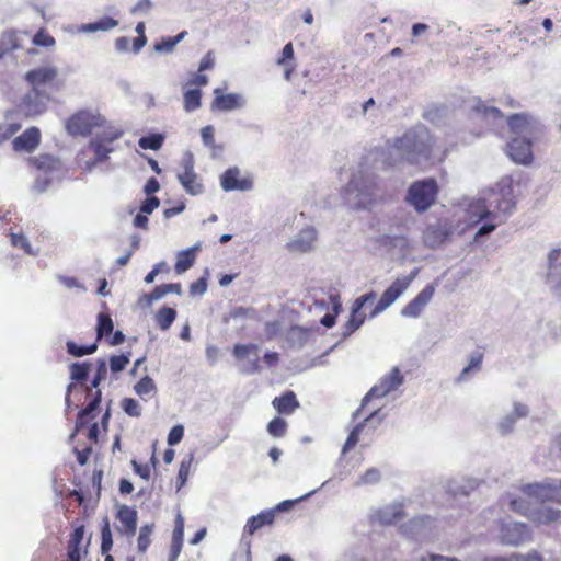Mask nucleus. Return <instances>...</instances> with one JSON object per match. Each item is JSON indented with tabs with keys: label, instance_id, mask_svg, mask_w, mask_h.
<instances>
[{
	"label": "nucleus",
	"instance_id": "obj_32",
	"mask_svg": "<svg viewBox=\"0 0 561 561\" xmlns=\"http://www.w3.org/2000/svg\"><path fill=\"white\" fill-rule=\"evenodd\" d=\"M471 108L477 116L482 117L486 122H495L496 119L503 117L501 111L497 107L488 106L480 99L473 100Z\"/></svg>",
	"mask_w": 561,
	"mask_h": 561
},
{
	"label": "nucleus",
	"instance_id": "obj_54",
	"mask_svg": "<svg viewBox=\"0 0 561 561\" xmlns=\"http://www.w3.org/2000/svg\"><path fill=\"white\" fill-rule=\"evenodd\" d=\"M194 459V454L191 453L181 461L178 480H179V489L182 488L188 477L190 468Z\"/></svg>",
	"mask_w": 561,
	"mask_h": 561
},
{
	"label": "nucleus",
	"instance_id": "obj_52",
	"mask_svg": "<svg viewBox=\"0 0 561 561\" xmlns=\"http://www.w3.org/2000/svg\"><path fill=\"white\" fill-rule=\"evenodd\" d=\"M287 430V423L282 417L273 419L267 425V432L274 437H283Z\"/></svg>",
	"mask_w": 561,
	"mask_h": 561
},
{
	"label": "nucleus",
	"instance_id": "obj_34",
	"mask_svg": "<svg viewBox=\"0 0 561 561\" xmlns=\"http://www.w3.org/2000/svg\"><path fill=\"white\" fill-rule=\"evenodd\" d=\"M178 180L190 195H199L204 192V185L199 181L196 173L193 174H178Z\"/></svg>",
	"mask_w": 561,
	"mask_h": 561
},
{
	"label": "nucleus",
	"instance_id": "obj_1",
	"mask_svg": "<svg viewBox=\"0 0 561 561\" xmlns=\"http://www.w3.org/2000/svg\"><path fill=\"white\" fill-rule=\"evenodd\" d=\"M515 204L511 176L502 178L494 186L480 192L468 203L466 209L471 218H476V224L485 220L473 232L474 243L484 242L485 237L513 213Z\"/></svg>",
	"mask_w": 561,
	"mask_h": 561
},
{
	"label": "nucleus",
	"instance_id": "obj_39",
	"mask_svg": "<svg viewBox=\"0 0 561 561\" xmlns=\"http://www.w3.org/2000/svg\"><path fill=\"white\" fill-rule=\"evenodd\" d=\"M91 370L90 362L72 363L69 366L70 379L76 382H84Z\"/></svg>",
	"mask_w": 561,
	"mask_h": 561
},
{
	"label": "nucleus",
	"instance_id": "obj_55",
	"mask_svg": "<svg viewBox=\"0 0 561 561\" xmlns=\"http://www.w3.org/2000/svg\"><path fill=\"white\" fill-rule=\"evenodd\" d=\"M122 408L129 416L138 417L141 414V407L139 402L133 398L123 399Z\"/></svg>",
	"mask_w": 561,
	"mask_h": 561
},
{
	"label": "nucleus",
	"instance_id": "obj_30",
	"mask_svg": "<svg viewBox=\"0 0 561 561\" xmlns=\"http://www.w3.org/2000/svg\"><path fill=\"white\" fill-rule=\"evenodd\" d=\"M118 25V21L111 18L104 16L95 22L81 24L80 26H76L77 33H94V32H107L115 28Z\"/></svg>",
	"mask_w": 561,
	"mask_h": 561
},
{
	"label": "nucleus",
	"instance_id": "obj_17",
	"mask_svg": "<svg viewBox=\"0 0 561 561\" xmlns=\"http://www.w3.org/2000/svg\"><path fill=\"white\" fill-rule=\"evenodd\" d=\"M233 355L239 360H245L241 366L244 374H255L260 371L259 346L256 344H236Z\"/></svg>",
	"mask_w": 561,
	"mask_h": 561
},
{
	"label": "nucleus",
	"instance_id": "obj_48",
	"mask_svg": "<svg viewBox=\"0 0 561 561\" xmlns=\"http://www.w3.org/2000/svg\"><path fill=\"white\" fill-rule=\"evenodd\" d=\"M366 319V316L362 312H355L352 310L351 317L345 324V331L343 332V337L350 336L353 332H355L357 329L360 328V325L364 323Z\"/></svg>",
	"mask_w": 561,
	"mask_h": 561
},
{
	"label": "nucleus",
	"instance_id": "obj_13",
	"mask_svg": "<svg viewBox=\"0 0 561 561\" xmlns=\"http://www.w3.org/2000/svg\"><path fill=\"white\" fill-rule=\"evenodd\" d=\"M100 115H94L90 112L82 111L72 115L67 124V131L72 136H85L92 133V128L101 125Z\"/></svg>",
	"mask_w": 561,
	"mask_h": 561
},
{
	"label": "nucleus",
	"instance_id": "obj_27",
	"mask_svg": "<svg viewBox=\"0 0 561 561\" xmlns=\"http://www.w3.org/2000/svg\"><path fill=\"white\" fill-rule=\"evenodd\" d=\"M184 539V518L181 514H178L175 517V526L172 533V542L169 553L168 561H176L183 546Z\"/></svg>",
	"mask_w": 561,
	"mask_h": 561
},
{
	"label": "nucleus",
	"instance_id": "obj_3",
	"mask_svg": "<svg viewBox=\"0 0 561 561\" xmlns=\"http://www.w3.org/2000/svg\"><path fill=\"white\" fill-rule=\"evenodd\" d=\"M344 203L353 209H364L375 201V181L362 171L353 173L342 191Z\"/></svg>",
	"mask_w": 561,
	"mask_h": 561
},
{
	"label": "nucleus",
	"instance_id": "obj_60",
	"mask_svg": "<svg viewBox=\"0 0 561 561\" xmlns=\"http://www.w3.org/2000/svg\"><path fill=\"white\" fill-rule=\"evenodd\" d=\"M153 8L151 0H139L131 9L130 14L146 16Z\"/></svg>",
	"mask_w": 561,
	"mask_h": 561
},
{
	"label": "nucleus",
	"instance_id": "obj_14",
	"mask_svg": "<svg viewBox=\"0 0 561 561\" xmlns=\"http://www.w3.org/2000/svg\"><path fill=\"white\" fill-rule=\"evenodd\" d=\"M33 163L39 171L44 172L43 176H37L34 185L35 190L43 192L53 181V176L49 174L59 171L61 168V162L59 159L50 154H41L33 160Z\"/></svg>",
	"mask_w": 561,
	"mask_h": 561
},
{
	"label": "nucleus",
	"instance_id": "obj_63",
	"mask_svg": "<svg viewBox=\"0 0 561 561\" xmlns=\"http://www.w3.org/2000/svg\"><path fill=\"white\" fill-rule=\"evenodd\" d=\"M183 435H184L183 425L179 424V425L173 426L168 434V444L170 446H174V445L179 444L182 440Z\"/></svg>",
	"mask_w": 561,
	"mask_h": 561
},
{
	"label": "nucleus",
	"instance_id": "obj_24",
	"mask_svg": "<svg viewBox=\"0 0 561 561\" xmlns=\"http://www.w3.org/2000/svg\"><path fill=\"white\" fill-rule=\"evenodd\" d=\"M238 168H229L220 176V185L225 192L249 191L252 188V182L248 179H239Z\"/></svg>",
	"mask_w": 561,
	"mask_h": 561
},
{
	"label": "nucleus",
	"instance_id": "obj_36",
	"mask_svg": "<svg viewBox=\"0 0 561 561\" xmlns=\"http://www.w3.org/2000/svg\"><path fill=\"white\" fill-rule=\"evenodd\" d=\"M176 318V310L171 307L163 306L156 313V322L160 330L167 331L170 329Z\"/></svg>",
	"mask_w": 561,
	"mask_h": 561
},
{
	"label": "nucleus",
	"instance_id": "obj_15",
	"mask_svg": "<svg viewBox=\"0 0 561 561\" xmlns=\"http://www.w3.org/2000/svg\"><path fill=\"white\" fill-rule=\"evenodd\" d=\"M435 291V284L426 285L408 305L401 309L400 314L403 318L409 319L419 318L430 301L433 299Z\"/></svg>",
	"mask_w": 561,
	"mask_h": 561
},
{
	"label": "nucleus",
	"instance_id": "obj_45",
	"mask_svg": "<svg viewBox=\"0 0 561 561\" xmlns=\"http://www.w3.org/2000/svg\"><path fill=\"white\" fill-rule=\"evenodd\" d=\"M202 92L199 89H191L184 93V108L193 112L201 107Z\"/></svg>",
	"mask_w": 561,
	"mask_h": 561
},
{
	"label": "nucleus",
	"instance_id": "obj_49",
	"mask_svg": "<svg viewBox=\"0 0 561 561\" xmlns=\"http://www.w3.org/2000/svg\"><path fill=\"white\" fill-rule=\"evenodd\" d=\"M381 473L377 468H369L355 482V486L376 484L379 482Z\"/></svg>",
	"mask_w": 561,
	"mask_h": 561
},
{
	"label": "nucleus",
	"instance_id": "obj_42",
	"mask_svg": "<svg viewBox=\"0 0 561 561\" xmlns=\"http://www.w3.org/2000/svg\"><path fill=\"white\" fill-rule=\"evenodd\" d=\"M153 524H146L140 527L139 536L137 539V548L140 553H145L148 550L151 543V535L153 533Z\"/></svg>",
	"mask_w": 561,
	"mask_h": 561
},
{
	"label": "nucleus",
	"instance_id": "obj_33",
	"mask_svg": "<svg viewBox=\"0 0 561 561\" xmlns=\"http://www.w3.org/2000/svg\"><path fill=\"white\" fill-rule=\"evenodd\" d=\"M379 410L373 411L368 416L364 419L363 422H359L357 425L353 427V430L350 432L346 442L344 443L342 447V455L347 454L352 448L356 446L359 439V435L363 432L365 424L368 420H371L378 414Z\"/></svg>",
	"mask_w": 561,
	"mask_h": 561
},
{
	"label": "nucleus",
	"instance_id": "obj_6",
	"mask_svg": "<svg viewBox=\"0 0 561 561\" xmlns=\"http://www.w3.org/2000/svg\"><path fill=\"white\" fill-rule=\"evenodd\" d=\"M100 127H102V129L95 133L89 145V149L94 154V163L105 161L108 154L114 150L112 147L113 141L123 136V130L114 125L101 124Z\"/></svg>",
	"mask_w": 561,
	"mask_h": 561
},
{
	"label": "nucleus",
	"instance_id": "obj_11",
	"mask_svg": "<svg viewBox=\"0 0 561 561\" xmlns=\"http://www.w3.org/2000/svg\"><path fill=\"white\" fill-rule=\"evenodd\" d=\"M50 100L46 90H30L22 99L19 108L27 117H35L43 114Z\"/></svg>",
	"mask_w": 561,
	"mask_h": 561
},
{
	"label": "nucleus",
	"instance_id": "obj_59",
	"mask_svg": "<svg viewBox=\"0 0 561 561\" xmlns=\"http://www.w3.org/2000/svg\"><path fill=\"white\" fill-rule=\"evenodd\" d=\"M175 47L176 45L172 37H162L160 42L153 45V50L158 54H170Z\"/></svg>",
	"mask_w": 561,
	"mask_h": 561
},
{
	"label": "nucleus",
	"instance_id": "obj_31",
	"mask_svg": "<svg viewBox=\"0 0 561 561\" xmlns=\"http://www.w3.org/2000/svg\"><path fill=\"white\" fill-rule=\"evenodd\" d=\"M272 404L280 414H291L299 407V402L293 391H287L283 396L276 397Z\"/></svg>",
	"mask_w": 561,
	"mask_h": 561
},
{
	"label": "nucleus",
	"instance_id": "obj_28",
	"mask_svg": "<svg viewBox=\"0 0 561 561\" xmlns=\"http://www.w3.org/2000/svg\"><path fill=\"white\" fill-rule=\"evenodd\" d=\"M403 516L404 512L402 504L396 503L387 505L377 511L374 515V518L382 525H392L401 520Z\"/></svg>",
	"mask_w": 561,
	"mask_h": 561
},
{
	"label": "nucleus",
	"instance_id": "obj_10",
	"mask_svg": "<svg viewBox=\"0 0 561 561\" xmlns=\"http://www.w3.org/2000/svg\"><path fill=\"white\" fill-rule=\"evenodd\" d=\"M507 124L513 137L537 138L541 133L540 123L527 114H514L508 118Z\"/></svg>",
	"mask_w": 561,
	"mask_h": 561
},
{
	"label": "nucleus",
	"instance_id": "obj_8",
	"mask_svg": "<svg viewBox=\"0 0 561 561\" xmlns=\"http://www.w3.org/2000/svg\"><path fill=\"white\" fill-rule=\"evenodd\" d=\"M520 491L540 502L561 503V479L547 478L540 482L523 484Z\"/></svg>",
	"mask_w": 561,
	"mask_h": 561
},
{
	"label": "nucleus",
	"instance_id": "obj_20",
	"mask_svg": "<svg viewBox=\"0 0 561 561\" xmlns=\"http://www.w3.org/2000/svg\"><path fill=\"white\" fill-rule=\"evenodd\" d=\"M58 75V70L54 66H42L26 73V80L32 90H46V85L51 83Z\"/></svg>",
	"mask_w": 561,
	"mask_h": 561
},
{
	"label": "nucleus",
	"instance_id": "obj_46",
	"mask_svg": "<svg viewBox=\"0 0 561 561\" xmlns=\"http://www.w3.org/2000/svg\"><path fill=\"white\" fill-rule=\"evenodd\" d=\"M114 328L111 317L106 313H100L98 316L96 324V340H101L104 335L112 333Z\"/></svg>",
	"mask_w": 561,
	"mask_h": 561
},
{
	"label": "nucleus",
	"instance_id": "obj_61",
	"mask_svg": "<svg viewBox=\"0 0 561 561\" xmlns=\"http://www.w3.org/2000/svg\"><path fill=\"white\" fill-rule=\"evenodd\" d=\"M431 523L430 517H417L410 522L411 531L410 535L413 537L422 536V528Z\"/></svg>",
	"mask_w": 561,
	"mask_h": 561
},
{
	"label": "nucleus",
	"instance_id": "obj_35",
	"mask_svg": "<svg viewBox=\"0 0 561 561\" xmlns=\"http://www.w3.org/2000/svg\"><path fill=\"white\" fill-rule=\"evenodd\" d=\"M197 249L198 248H187L178 253L175 263V272L178 274L186 272L194 264L196 256L195 250Z\"/></svg>",
	"mask_w": 561,
	"mask_h": 561
},
{
	"label": "nucleus",
	"instance_id": "obj_40",
	"mask_svg": "<svg viewBox=\"0 0 561 561\" xmlns=\"http://www.w3.org/2000/svg\"><path fill=\"white\" fill-rule=\"evenodd\" d=\"M164 142V135L156 133L138 139V146L145 150H159Z\"/></svg>",
	"mask_w": 561,
	"mask_h": 561
},
{
	"label": "nucleus",
	"instance_id": "obj_22",
	"mask_svg": "<svg viewBox=\"0 0 561 561\" xmlns=\"http://www.w3.org/2000/svg\"><path fill=\"white\" fill-rule=\"evenodd\" d=\"M119 526H116L118 533L126 537H133L137 529V511L130 506L122 505L117 511Z\"/></svg>",
	"mask_w": 561,
	"mask_h": 561
},
{
	"label": "nucleus",
	"instance_id": "obj_41",
	"mask_svg": "<svg viewBox=\"0 0 561 561\" xmlns=\"http://www.w3.org/2000/svg\"><path fill=\"white\" fill-rule=\"evenodd\" d=\"M427 236H433V238L440 242H451L453 239L450 238V231L447 227V224L437 222L435 225H432L427 228Z\"/></svg>",
	"mask_w": 561,
	"mask_h": 561
},
{
	"label": "nucleus",
	"instance_id": "obj_51",
	"mask_svg": "<svg viewBox=\"0 0 561 561\" xmlns=\"http://www.w3.org/2000/svg\"><path fill=\"white\" fill-rule=\"evenodd\" d=\"M171 293L176 294V295H181L182 294L181 284L180 283H172V284H164V285L157 286L153 289V298L161 299L165 295L171 294Z\"/></svg>",
	"mask_w": 561,
	"mask_h": 561
},
{
	"label": "nucleus",
	"instance_id": "obj_18",
	"mask_svg": "<svg viewBox=\"0 0 561 561\" xmlns=\"http://www.w3.org/2000/svg\"><path fill=\"white\" fill-rule=\"evenodd\" d=\"M535 139L536 138L512 137V140L507 144V153L510 158L518 164L527 165L531 163V145Z\"/></svg>",
	"mask_w": 561,
	"mask_h": 561
},
{
	"label": "nucleus",
	"instance_id": "obj_50",
	"mask_svg": "<svg viewBox=\"0 0 561 561\" xmlns=\"http://www.w3.org/2000/svg\"><path fill=\"white\" fill-rule=\"evenodd\" d=\"M134 390L139 397L144 398L156 391V385L152 378L145 376L134 386Z\"/></svg>",
	"mask_w": 561,
	"mask_h": 561
},
{
	"label": "nucleus",
	"instance_id": "obj_12",
	"mask_svg": "<svg viewBox=\"0 0 561 561\" xmlns=\"http://www.w3.org/2000/svg\"><path fill=\"white\" fill-rule=\"evenodd\" d=\"M501 542L508 546H520L531 540V530L524 523L507 522L500 530Z\"/></svg>",
	"mask_w": 561,
	"mask_h": 561
},
{
	"label": "nucleus",
	"instance_id": "obj_29",
	"mask_svg": "<svg viewBox=\"0 0 561 561\" xmlns=\"http://www.w3.org/2000/svg\"><path fill=\"white\" fill-rule=\"evenodd\" d=\"M274 520V511H262L257 515L252 516L248 519L244 526V533L251 536L263 526L272 525Z\"/></svg>",
	"mask_w": 561,
	"mask_h": 561
},
{
	"label": "nucleus",
	"instance_id": "obj_2",
	"mask_svg": "<svg viewBox=\"0 0 561 561\" xmlns=\"http://www.w3.org/2000/svg\"><path fill=\"white\" fill-rule=\"evenodd\" d=\"M433 145L430 130L425 126L419 125L407 130L401 137L388 140L380 159L383 164L389 167L402 163L421 165L428 162Z\"/></svg>",
	"mask_w": 561,
	"mask_h": 561
},
{
	"label": "nucleus",
	"instance_id": "obj_21",
	"mask_svg": "<svg viewBox=\"0 0 561 561\" xmlns=\"http://www.w3.org/2000/svg\"><path fill=\"white\" fill-rule=\"evenodd\" d=\"M215 99L211 103L213 110L218 111H233L242 108L245 105V99L240 93L222 94L219 88L214 90Z\"/></svg>",
	"mask_w": 561,
	"mask_h": 561
},
{
	"label": "nucleus",
	"instance_id": "obj_38",
	"mask_svg": "<svg viewBox=\"0 0 561 561\" xmlns=\"http://www.w3.org/2000/svg\"><path fill=\"white\" fill-rule=\"evenodd\" d=\"M318 241V230L313 226H306L289 245H311Z\"/></svg>",
	"mask_w": 561,
	"mask_h": 561
},
{
	"label": "nucleus",
	"instance_id": "obj_19",
	"mask_svg": "<svg viewBox=\"0 0 561 561\" xmlns=\"http://www.w3.org/2000/svg\"><path fill=\"white\" fill-rule=\"evenodd\" d=\"M102 380H103L102 378L94 375V377L91 380V385L84 386V390H85L87 394H91L93 388L96 389V391L94 392L93 399L90 401V403L87 405V408L82 409L78 413L77 421H76V431H79L80 428H82L88 423V416L91 415L99 408V404H100L101 398H102V392L99 389V386Z\"/></svg>",
	"mask_w": 561,
	"mask_h": 561
},
{
	"label": "nucleus",
	"instance_id": "obj_9",
	"mask_svg": "<svg viewBox=\"0 0 561 561\" xmlns=\"http://www.w3.org/2000/svg\"><path fill=\"white\" fill-rule=\"evenodd\" d=\"M403 383V376L398 367H393L387 375L380 378L379 382L375 385L364 397L362 407L353 413V417H358L360 410L367 402L374 398H383L390 392L397 390Z\"/></svg>",
	"mask_w": 561,
	"mask_h": 561
},
{
	"label": "nucleus",
	"instance_id": "obj_4",
	"mask_svg": "<svg viewBox=\"0 0 561 561\" xmlns=\"http://www.w3.org/2000/svg\"><path fill=\"white\" fill-rule=\"evenodd\" d=\"M438 194L436 180L432 178L413 182L407 192L405 201L417 213L427 210L435 202Z\"/></svg>",
	"mask_w": 561,
	"mask_h": 561
},
{
	"label": "nucleus",
	"instance_id": "obj_25",
	"mask_svg": "<svg viewBox=\"0 0 561 561\" xmlns=\"http://www.w3.org/2000/svg\"><path fill=\"white\" fill-rule=\"evenodd\" d=\"M39 140V129L37 127H30L22 135L13 139L12 146L15 151L32 152L38 146Z\"/></svg>",
	"mask_w": 561,
	"mask_h": 561
},
{
	"label": "nucleus",
	"instance_id": "obj_58",
	"mask_svg": "<svg viewBox=\"0 0 561 561\" xmlns=\"http://www.w3.org/2000/svg\"><path fill=\"white\" fill-rule=\"evenodd\" d=\"M33 43L36 46L51 47L55 45L56 41L51 35L42 28L34 35Z\"/></svg>",
	"mask_w": 561,
	"mask_h": 561
},
{
	"label": "nucleus",
	"instance_id": "obj_37",
	"mask_svg": "<svg viewBox=\"0 0 561 561\" xmlns=\"http://www.w3.org/2000/svg\"><path fill=\"white\" fill-rule=\"evenodd\" d=\"M478 486L476 480H461L456 481L451 480L447 483V491L453 493L454 495H468L471 491H473Z\"/></svg>",
	"mask_w": 561,
	"mask_h": 561
},
{
	"label": "nucleus",
	"instance_id": "obj_5",
	"mask_svg": "<svg viewBox=\"0 0 561 561\" xmlns=\"http://www.w3.org/2000/svg\"><path fill=\"white\" fill-rule=\"evenodd\" d=\"M503 502L507 503L512 511L526 516L530 522L538 525L551 524L558 520L561 516V512L559 510L549 506L530 510L525 500L515 497L512 494H506L503 497Z\"/></svg>",
	"mask_w": 561,
	"mask_h": 561
},
{
	"label": "nucleus",
	"instance_id": "obj_53",
	"mask_svg": "<svg viewBox=\"0 0 561 561\" xmlns=\"http://www.w3.org/2000/svg\"><path fill=\"white\" fill-rule=\"evenodd\" d=\"M317 492V490H312L310 492H308L307 494L296 499V500H285L280 503H278L275 507L271 508V511H274V516H276V514L278 512H286V511H289L290 508H293L295 506V504L301 502V501H305L307 500L308 497H310L312 494H314Z\"/></svg>",
	"mask_w": 561,
	"mask_h": 561
},
{
	"label": "nucleus",
	"instance_id": "obj_16",
	"mask_svg": "<svg viewBox=\"0 0 561 561\" xmlns=\"http://www.w3.org/2000/svg\"><path fill=\"white\" fill-rule=\"evenodd\" d=\"M546 284L553 295L561 298V248H552L548 254Z\"/></svg>",
	"mask_w": 561,
	"mask_h": 561
},
{
	"label": "nucleus",
	"instance_id": "obj_47",
	"mask_svg": "<svg viewBox=\"0 0 561 561\" xmlns=\"http://www.w3.org/2000/svg\"><path fill=\"white\" fill-rule=\"evenodd\" d=\"M101 552L103 554L107 553L113 547V538L110 526V520L107 517L104 518L103 525L101 528Z\"/></svg>",
	"mask_w": 561,
	"mask_h": 561
},
{
	"label": "nucleus",
	"instance_id": "obj_57",
	"mask_svg": "<svg viewBox=\"0 0 561 561\" xmlns=\"http://www.w3.org/2000/svg\"><path fill=\"white\" fill-rule=\"evenodd\" d=\"M129 363V357L127 355H113L110 357V368L113 374L119 373L125 369L127 364Z\"/></svg>",
	"mask_w": 561,
	"mask_h": 561
},
{
	"label": "nucleus",
	"instance_id": "obj_43",
	"mask_svg": "<svg viewBox=\"0 0 561 561\" xmlns=\"http://www.w3.org/2000/svg\"><path fill=\"white\" fill-rule=\"evenodd\" d=\"M67 352L75 357H82L84 355H90L96 352L98 343H93L90 345L81 346L75 343L73 341H68L66 343Z\"/></svg>",
	"mask_w": 561,
	"mask_h": 561
},
{
	"label": "nucleus",
	"instance_id": "obj_7",
	"mask_svg": "<svg viewBox=\"0 0 561 561\" xmlns=\"http://www.w3.org/2000/svg\"><path fill=\"white\" fill-rule=\"evenodd\" d=\"M420 270L414 268L409 275L399 277L383 291L380 299L369 313V318L374 319L386 309H388L411 285L417 276Z\"/></svg>",
	"mask_w": 561,
	"mask_h": 561
},
{
	"label": "nucleus",
	"instance_id": "obj_62",
	"mask_svg": "<svg viewBox=\"0 0 561 561\" xmlns=\"http://www.w3.org/2000/svg\"><path fill=\"white\" fill-rule=\"evenodd\" d=\"M375 299H376V293L375 291H369V293H367L365 295H362L358 298H356L355 301L353 302L352 310H354V313L357 312V311L360 312V310L368 302H373Z\"/></svg>",
	"mask_w": 561,
	"mask_h": 561
},
{
	"label": "nucleus",
	"instance_id": "obj_56",
	"mask_svg": "<svg viewBox=\"0 0 561 561\" xmlns=\"http://www.w3.org/2000/svg\"><path fill=\"white\" fill-rule=\"evenodd\" d=\"M481 363H482V356L481 355H477V356H472L471 359H470V363L468 366H466L459 377H458V381H466L468 379V376L470 374V371L474 370V371H479L480 368H481Z\"/></svg>",
	"mask_w": 561,
	"mask_h": 561
},
{
	"label": "nucleus",
	"instance_id": "obj_26",
	"mask_svg": "<svg viewBox=\"0 0 561 561\" xmlns=\"http://www.w3.org/2000/svg\"><path fill=\"white\" fill-rule=\"evenodd\" d=\"M314 334L316 331L311 328L294 325L288 330L286 340L291 347L300 348L311 341Z\"/></svg>",
	"mask_w": 561,
	"mask_h": 561
},
{
	"label": "nucleus",
	"instance_id": "obj_44",
	"mask_svg": "<svg viewBox=\"0 0 561 561\" xmlns=\"http://www.w3.org/2000/svg\"><path fill=\"white\" fill-rule=\"evenodd\" d=\"M330 304L332 305L333 313H327L320 320V323L327 328H332L335 324L336 314L342 308L340 297L337 295L330 296Z\"/></svg>",
	"mask_w": 561,
	"mask_h": 561
},
{
	"label": "nucleus",
	"instance_id": "obj_64",
	"mask_svg": "<svg viewBox=\"0 0 561 561\" xmlns=\"http://www.w3.org/2000/svg\"><path fill=\"white\" fill-rule=\"evenodd\" d=\"M202 141L206 147L215 146V129L211 125L205 126L201 130Z\"/></svg>",
	"mask_w": 561,
	"mask_h": 561
},
{
	"label": "nucleus",
	"instance_id": "obj_23",
	"mask_svg": "<svg viewBox=\"0 0 561 561\" xmlns=\"http://www.w3.org/2000/svg\"><path fill=\"white\" fill-rule=\"evenodd\" d=\"M529 409L522 402L513 403V411L503 416L497 423V430L502 435H507L514 431L517 420L526 417Z\"/></svg>",
	"mask_w": 561,
	"mask_h": 561
}]
</instances>
